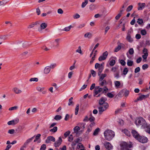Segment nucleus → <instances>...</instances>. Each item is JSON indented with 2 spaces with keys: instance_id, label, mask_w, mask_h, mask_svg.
Listing matches in <instances>:
<instances>
[{
  "instance_id": "6e6552de",
  "label": "nucleus",
  "mask_w": 150,
  "mask_h": 150,
  "mask_svg": "<svg viewBox=\"0 0 150 150\" xmlns=\"http://www.w3.org/2000/svg\"><path fill=\"white\" fill-rule=\"evenodd\" d=\"M103 145L105 148L108 150H112L113 148L112 145L109 142H105L103 143Z\"/></svg>"
},
{
  "instance_id": "1a4fd4ad",
  "label": "nucleus",
  "mask_w": 150,
  "mask_h": 150,
  "mask_svg": "<svg viewBox=\"0 0 150 150\" xmlns=\"http://www.w3.org/2000/svg\"><path fill=\"white\" fill-rule=\"evenodd\" d=\"M19 121L18 118H16L12 120L8 121L7 122L8 125H14L17 124Z\"/></svg>"
},
{
  "instance_id": "052dcab7",
  "label": "nucleus",
  "mask_w": 150,
  "mask_h": 150,
  "mask_svg": "<svg viewBox=\"0 0 150 150\" xmlns=\"http://www.w3.org/2000/svg\"><path fill=\"white\" fill-rule=\"evenodd\" d=\"M129 54L131 55L133 54L134 53V51L132 48H131L129 50Z\"/></svg>"
},
{
  "instance_id": "2eb2a0df",
  "label": "nucleus",
  "mask_w": 150,
  "mask_h": 150,
  "mask_svg": "<svg viewBox=\"0 0 150 150\" xmlns=\"http://www.w3.org/2000/svg\"><path fill=\"white\" fill-rule=\"evenodd\" d=\"M139 7H138V9L139 10H142L143 9L145 6V4L144 3H139L138 4Z\"/></svg>"
},
{
  "instance_id": "e433bc0d",
  "label": "nucleus",
  "mask_w": 150,
  "mask_h": 150,
  "mask_svg": "<svg viewBox=\"0 0 150 150\" xmlns=\"http://www.w3.org/2000/svg\"><path fill=\"white\" fill-rule=\"evenodd\" d=\"M41 136V134H38L35 137V139L34 140V142H35L38 141L39 139H40Z\"/></svg>"
},
{
  "instance_id": "aec40b11",
  "label": "nucleus",
  "mask_w": 150,
  "mask_h": 150,
  "mask_svg": "<svg viewBox=\"0 0 150 150\" xmlns=\"http://www.w3.org/2000/svg\"><path fill=\"white\" fill-rule=\"evenodd\" d=\"M50 67L49 66L46 67L44 69V73L45 74H48L50 71Z\"/></svg>"
},
{
  "instance_id": "a878e982",
  "label": "nucleus",
  "mask_w": 150,
  "mask_h": 150,
  "mask_svg": "<svg viewBox=\"0 0 150 150\" xmlns=\"http://www.w3.org/2000/svg\"><path fill=\"white\" fill-rule=\"evenodd\" d=\"M148 96L147 95H142L138 98H137V100H142L143 99L146 98Z\"/></svg>"
},
{
  "instance_id": "393cba45",
  "label": "nucleus",
  "mask_w": 150,
  "mask_h": 150,
  "mask_svg": "<svg viewBox=\"0 0 150 150\" xmlns=\"http://www.w3.org/2000/svg\"><path fill=\"white\" fill-rule=\"evenodd\" d=\"M126 38L127 40L130 42H132L133 41L132 38L131 37V35H127Z\"/></svg>"
},
{
  "instance_id": "8fccbe9b",
  "label": "nucleus",
  "mask_w": 150,
  "mask_h": 150,
  "mask_svg": "<svg viewBox=\"0 0 150 150\" xmlns=\"http://www.w3.org/2000/svg\"><path fill=\"white\" fill-rule=\"evenodd\" d=\"M36 88L37 91L40 92H42L43 91L44 89V87L40 88L39 86L37 87Z\"/></svg>"
},
{
  "instance_id": "680f3d73",
  "label": "nucleus",
  "mask_w": 150,
  "mask_h": 150,
  "mask_svg": "<svg viewBox=\"0 0 150 150\" xmlns=\"http://www.w3.org/2000/svg\"><path fill=\"white\" fill-rule=\"evenodd\" d=\"M37 23H33L31 24L28 27V28H31L33 27L35 25H36Z\"/></svg>"
},
{
  "instance_id": "603ef678",
  "label": "nucleus",
  "mask_w": 150,
  "mask_h": 150,
  "mask_svg": "<svg viewBox=\"0 0 150 150\" xmlns=\"http://www.w3.org/2000/svg\"><path fill=\"white\" fill-rule=\"evenodd\" d=\"M91 73L93 77L96 76V72L93 70H91Z\"/></svg>"
},
{
  "instance_id": "09e8293b",
  "label": "nucleus",
  "mask_w": 150,
  "mask_h": 150,
  "mask_svg": "<svg viewBox=\"0 0 150 150\" xmlns=\"http://www.w3.org/2000/svg\"><path fill=\"white\" fill-rule=\"evenodd\" d=\"M119 62H120V64L122 66H125L126 64L125 62L123 60L121 59L119 60Z\"/></svg>"
},
{
  "instance_id": "f03ea898",
  "label": "nucleus",
  "mask_w": 150,
  "mask_h": 150,
  "mask_svg": "<svg viewBox=\"0 0 150 150\" xmlns=\"http://www.w3.org/2000/svg\"><path fill=\"white\" fill-rule=\"evenodd\" d=\"M105 138L108 141H110L114 137V132L110 130H106L104 133Z\"/></svg>"
},
{
  "instance_id": "49530a36",
  "label": "nucleus",
  "mask_w": 150,
  "mask_h": 150,
  "mask_svg": "<svg viewBox=\"0 0 150 150\" xmlns=\"http://www.w3.org/2000/svg\"><path fill=\"white\" fill-rule=\"evenodd\" d=\"M80 15L78 13H76L73 16V17L74 19H78L80 17Z\"/></svg>"
},
{
  "instance_id": "c756f323",
  "label": "nucleus",
  "mask_w": 150,
  "mask_h": 150,
  "mask_svg": "<svg viewBox=\"0 0 150 150\" xmlns=\"http://www.w3.org/2000/svg\"><path fill=\"white\" fill-rule=\"evenodd\" d=\"M123 132L127 136H130L131 135L130 132L127 129H125L123 131Z\"/></svg>"
},
{
  "instance_id": "2f4dec72",
  "label": "nucleus",
  "mask_w": 150,
  "mask_h": 150,
  "mask_svg": "<svg viewBox=\"0 0 150 150\" xmlns=\"http://www.w3.org/2000/svg\"><path fill=\"white\" fill-rule=\"evenodd\" d=\"M90 117L89 118V120L91 122H93L95 120V118L92 116V114L90 115Z\"/></svg>"
},
{
  "instance_id": "f257e3e1",
  "label": "nucleus",
  "mask_w": 150,
  "mask_h": 150,
  "mask_svg": "<svg viewBox=\"0 0 150 150\" xmlns=\"http://www.w3.org/2000/svg\"><path fill=\"white\" fill-rule=\"evenodd\" d=\"M135 123L137 126L141 125L142 128H144L146 127V123L145 120L142 117H137L136 118Z\"/></svg>"
},
{
  "instance_id": "864d4df0",
  "label": "nucleus",
  "mask_w": 150,
  "mask_h": 150,
  "mask_svg": "<svg viewBox=\"0 0 150 150\" xmlns=\"http://www.w3.org/2000/svg\"><path fill=\"white\" fill-rule=\"evenodd\" d=\"M141 33L143 35H145L146 34V32L145 30H142L141 31Z\"/></svg>"
},
{
  "instance_id": "f8f14e48",
  "label": "nucleus",
  "mask_w": 150,
  "mask_h": 150,
  "mask_svg": "<svg viewBox=\"0 0 150 150\" xmlns=\"http://www.w3.org/2000/svg\"><path fill=\"white\" fill-rule=\"evenodd\" d=\"M131 132L133 137L136 139H138V138L140 136L138 132L135 130H132Z\"/></svg>"
},
{
  "instance_id": "7c9ffc66",
  "label": "nucleus",
  "mask_w": 150,
  "mask_h": 150,
  "mask_svg": "<svg viewBox=\"0 0 150 150\" xmlns=\"http://www.w3.org/2000/svg\"><path fill=\"white\" fill-rule=\"evenodd\" d=\"M100 129L99 128H97L94 131L93 133V135L95 136L97 135L98 134L99 132L100 131Z\"/></svg>"
},
{
  "instance_id": "7ed1b4c3",
  "label": "nucleus",
  "mask_w": 150,
  "mask_h": 150,
  "mask_svg": "<svg viewBox=\"0 0 150 150\" xmlns=\"http://www.w3.org/2000/svg\"><path fill=\"white\" fill-rule=\"evenodd\" d=\"M95 89L94 90V96H95L99 93L101 92L102 93H106L108 90V88L106 87L105 86L104 88H100L99 86H96L95 87Z\"/></svg>"
},
{
  "instance_id": "39448f33",
  "label": "nucleus",
  "mask_w": 150,
  "mask_h": 150,
  "mask_svg": "<svg viewBox=\"0 0 150 150\" xmlns=\"http://www.w3.org/2000/svg\"><path fill=\"white\" fill-rule=\"evenodd\" d=\"M109 105L107 103H105L103 105H100L98 108L99 114H101L103 112L107 109Z\"/></svg>"
},
{
  "instance_id": "412c9836",
  "label": "nucleus",
  "mask_w": 150,
  "mask_h": 150,
  "mask_svg": "<svg viewBox=\"0 0 150 150\" xmlns=\"http://www.w3.org/2000/svg\"><path fill=\"white\" fill-rule=\"evenodd\" d=\"M106 101V100L104 98L102 97L101 99L100 100L99 103V104L100 105H103L106 102H105Z\"/></svg>"
},
{
  "instance_id": "13d9d810",
  "label": "nucleus",
  "mask_w": 150,
  "mask_h": 150,
  "mask_svg": "<svg viewBox=\"0 0 150 150\" xmlns=\"http://www.w3.org/2000/svg\"><path fill=\"white\" fill-rule=\"evenodd\" d=\"M76 52H78L80 54H81L82 52L81 50V46H79L78 47V49L76 50Z\"/></svg>"
},
{
  "instance_id": "dca6fc26",
  "label": "nucleus",
  "mask_w": 150,
  "mask_h": 150,
  "mask_svg": "<svg viewBox=\"0 0 150 150\" xmlns=\"http://www.w3.org/2000/svg\"><path fill=\"white\" fill-rule=\"evenodd\" d=\"M47 27L46 24L45 23H42L40 25V28L38 29V31H41L42 30L46 28Z\"/></svg>"
},
{
  "instance_id": "c9c22d12",
  "label": "nucleus",
  "mask_w": 150,
  "mask_h": 150,
  "mask_svg": "<svg viewBox=\"0 0 150 150\" xmlns=\"http://www.w3.org/2000/svg\"><path fill=\"white\" fill-rule=\"evenodd\" d=\"M72 28V26L71 25H69V26H68V27H66L64 29H63V30L64 31H69L71 28Z\"/></svg>"
},
{
  "instance_id": "6e6d98bb",
  "label": "nucleus",
  "mask_w": 150,
  "mask_h": 150,
  "mask_svg": "<svg viewBox=\"0 0 150 150\" xmlns=\"http://www.w3.org/2000/svg\"><path fill=\"white\" fill-rule=\"evenodd\" d=\"M148 64H145L142 65V68L143 70H145L148 68Z\"/></svg>"
},
{
  "instance_id": "de8ad7c7",
  "label": "nucleus",
  "mask_w": 150,
  "mask_h": 150,
  "mask_svg": "<svg viewBox=\"0 0 150 150\" xmlns=\"http://www.w3.org/2000/svg\"><path fill=\"white\" fill-rule=\"evenodd\" d=\"M76 143H77L76 142L74 141L73 142H72V143L71 144V147H72V149L73 150L74 149H75L74 146L75 145H76Z\"/></svg>"
},
{
  "instance_id": "a18cd8bd",
  "label": "nucleus",
  "mask_w": 150,
  "mask_h": 150,
  "mask_svg": "<svg viewBox=\"0 0 150 150\" xmlns=\"http://www.w3.org/2000/svg\"><path fill=\"white\" fill-rule=\"evenodd\" d=\"M18 108V107L17 106H14L11 108H10L8 109L9 110H17Z\"/></svg>"
},
{
  "instance_id": "5fc2aeb1",
  "label": "nucleus",
  "mask_w": 150,
  "mask_h": 150,
  "mask_svg": "<svg viewBox=\"0 0 150 150\" xmlns=\"http://www.w3.org/2000/svg\"><path fill=\"white\" fill-rule=\"evenodd\" d=\"M46 148V145L45 144H43L41 147L40 150H45Z\"/></svg>"
},
{
  "instance_id": "ea45409f",
  "label": "nucleus",
  "mask_w": 150,
  "mask_h": 150,
  "mask_svg": "<svg viewBox=\"0 0 150 150\" xmlns=\"http://www.w3.org/2000/svg\"><path fill=\"white\" fill-rule=\"evenodd\" d=\"M62 118V117L61 116L59 115H57L55 117L54 119L56 120H59L61 119Z\"/></svg>"
},
{
  "instance_id": "5701e85b",
  "label": "nucleus",
  "mask_w": 150,
  "mask_h": 150,
  "mask_svg": "<svg viewBox=\"0 0 150 150\" xmlns=\"http://www.w3.org/2000/svg\"><path fill=\"white\" fill-rule=\"evenodd\" d=\"M115 86L117 88H118L120 87L121 83L119 81H116L114 82Z\"/></svg>"
},
{
  "instance_id": "79ce46f5",
  "label": "nucleus",
  "mask_w": 150,
  "mask_h": 150,
  "mask_svg": "<svg viewBox=\"0 0 150 150\" xmlns=\"http://www.w3.org/2000/svg\"><path fill=\"white\" fill-rule=\"evenodd\" d=\"M8 35H3L0 36V39H2L3 40H5L6 39V37L8 36Z\"/></svg>"
},
{
  "instance_id": "9b49d317",
  "label": "nucleus",
  "mask_w": 150,
  "mask_h": 150,
  "mask_svg": "<svg viewBox=\"0 0 150 150\" xmlns=\"http://www.w3.org/2000/svg\"><path fill=\"white\" fill-rule=\"evenodd\" d=\"M62 140L61 137H59L58 140L54 143V146L55 147H59L61 144Z\"/></svg>"
},
{
  "instance_id": "cd10ccee",
  "label": "nucleus",
  "mask_w": 150,
  "mask_h": 150,
  "mask_svg": "<svg viewBox=\"0 0 150 150\" xmlns=\"http://www.w3.org/2000/svg\"><path fill=\"white\" fill-rule=\"evenodd\" d=\"M88 0H85L84 1L82 2L81 4V7L84 8L88 4Z\"/></svg>"
},
{
  "instance_id": "e2e57ef3",
  "label": "nucleus",
  "mask_w": 150,
  "mask_h": 150,
  "mask_svg": "<svg viewBox=\"0 0 150 150\" xmlns=\"http://www.w3.org/2000/svg\"><path fill=\"white\" fill-rule=\"evenodd\" d=\"M15 132V130L14 129H11L8 130V133L11 134H13Z\"/></svg>"
},
{
  "instance_id": "a211bd4d",
  "label": "nucleus",
  "mask_w": 150,
  "mask_h": 150,
  "mask_svg": "<svg viewBox=\"0 0 150 150\" xmlns=\"http://www.w3.org/2000/svg\"><path fill=\"white\" fill-rule=\"evenodd\" d=\"M13 91L16 94H20L22 92V91L21 90L16 87L14 88L13 89Z\"/></svg>"
},
{
  "instance_id": "4c0bfd02",
  "label": "nucleus",
  "mask_w": 150,
  "mask_h": 150,
  "mask_svg": "<svg viewBox=\"0 0 150 150\" xmlns=\"http://www.w3.org/2000/svg\"><path fill=\"white\" fill-rule=\"evenodd\" d=\"M79 105L78 104L76 105V107L75 108V114L76 115L78 113V111L79 110Z\"/></svg>"
},
{
  "instance_id": "423d86ee",
  "label": "nucleus",
  "mask_w": 150,
  "mask_h": 150,
  "mask_svg": "<svg viewBox=\"0 0 150 150\" xmlns=\"http://www.w3.org/2000/svg\"><path fill=\"white\" fill-rule=\"evenodd\" d=\"M108 53L107 51L104 52L102 55L100 56L98 58V60L100 61H101L106 59L108 56Z\"/></svg>"
},
{
  "instance_id": "c03bdc74",
  "label": "nucleus",
  "mask_w": 150,
  "mask_h": 150,
  "mask_svg": "<svg viewBox=\"0 0 150 150\" xmlns=\"http://www.w3.org/2000/svg\"><path fill=\"white\" fill-rule=\"evenodd\" d=\"M30 81H35L37 82L38 81V79L37 78H33L30 79L29 80Z\"/></svg>"
},
{
  "instance_id": "58836bf2",
  "label": "nucleus",
  "mask_w": 150,
  "mask_h": 150,
  "mask_svg": "<svg viewBox=\"0 0 150 150\" xmlns=\"http://www.w3.org/2000/svg\"><path fill=\"white\" fill-rule=\"evenodd\" d=\"M74 138L72 135L71 134L69 135V137L68 138V141L69 142H72Z\"/></svg>"
},
{
  "instance_id": "f704fd0d",
  "label": "nucleus",
  "mask_w": 150,
  "mask_h": 150,
  "mask_svg": "<svg viewBox=\"0 0 150 150\" xmlns=\"http://www.w3.org/2000/svg\"><path fill=\"white\" fill-rule=\"evenodd\" d=\"M121 48V46L120 45H118L117 47H116L114 50V52H117Z\"/></svg>"
},
{
  "instance_id": "473e14b6",
  "label": "nucleus",
  "mask_w": 150,
  "mask_h": 150,
  "mask_svg": "<svg viewBox=\"0 0 150 150\" xmlns=\"http://www.w3.org/2000/svg\"><path fill=\"white\" fill-rule=\"evenodd\" d=\"M145 127L146 128L145 130L146 132L150 134V125H147L146 124V127Z\"/></svg>"
},
{
  "instance_id": "0eeeda50",
  "label": "nucleus",
  "mask_w": 150,
  "mask_h": 150,
  "mask_svg": "<svg viewBox=\"0 0 150 150\" xmlns=\"http://www.w3.org/2000/svg\"><path fill=\"white\" fill-rule=\"evenodd\" d=\"M137 140L142 143H145L147 142L148 139L146 137L140 136Z\"/></svg>"
},
{
  "instance_id": "bb28decb",
  "label": "nucleus",
  "mask_w": 150,
  "mask_h": 150,
  "mask_svg": "<svg viewBox=\"0 0 150 150\" xmlns=\"http://www.w3.org/2000/svg\"><path fill=\"white\" fill-rule=\"evenodd\" d=\"M133 64V62L132 61L128 59L127 60V64L129 67L132 66Z\"/></svg>"
},
{
  "instance_id": "774afa93",
  "label": "nucleus",
  "mask_w": 150,
  "mask_h": 150,
  "mask_svg": "<svg viewBox=\"0 0 150 150\" xmlns=\"http://www.w3.org/2000/svg\"><path fill=\"white\" fill-rule=\"evenodd\" d=\"M140 70V69L139 67H138L136 68L134 70V72L136 73H138L139 72Z\"/></svg>"
},
{
  "instance_id": "20e7f679",
  "label": "nucleus",
  "mask_w": 150,
  "mask_h": 150,
  "mask_svg": "<svg viewBox=\"0 0 150 150\" xmlns=\"http://www.w3.org/2000/svg\"><path fill=\"white\" fill-rule=\"evenodd\" d=\"M132 146V144L131 143L129 144H127L125 142H122L120 144V150H124L127 149V147L131 148Z\"/></svg>"
},
{
  "instance_id": "338daca9",
  "label": "nucleus",
  "mask_w": 150,
  "mask_h": 150,
  "mask_svg": "<svg viewBox=\"0 0 150 150\" xmlns=\"http://www.w3.org/2000/svg\"><path fill=\"white\" fill-rule=\"evenodd\" d=\"M95 6L93 5H91L89 6V9L91 10H93L95 9Z\"/></svg>"
},
{
  "instance_id": "bf43d9fd",
  "label": "nucleus",
  "mask_w": 150,
  "mask_h": 150,
  "mask_svg": "<svg viewBox=\"0 0 150 150\" xmlns=\"http://www.w3.org/2000/svg\"><path fill=\"white\" fill-rule=\"evenodd\" d=\"M117 68V67L115 66L113 67L112 68L111 71L114 72H115L116 71Z\"/></svg>"
},
{
  "instance_id": "72a5a7b5",
  "label": "nucleus",
  "mask_w": 150,
  "mask_h": 150,
  "mask_svg": "<svg viewBox=\"0 0 150 150\" xmlns=\"http://www.w3.org/2000/svg\"><path fill=\"white\" fill-rule=\"evenodd\" d=\"M34 137L35 136H34L32 137L31 138L28 139L25 142L27 144H28L29 143L31 142L33 140V139Z\"/></svg>"
},
{
  "instance_id": "69168bd1",
  "label": "nucleus",
  "mask_w": 150,
  "mask_h": 150,
  "mask_svg": "<svg viewBox=\"0 0 150 150\" xmlns=\"http://www.w3.org/2000/svg\"><path fill=\"white\" fill-rule=\"evenodd\" d=\"M107 96L110 98H112L114 97V95L111 93H108L107 94Z\"/></svg>"
},
{
  "instance_id": "a19ab883",
  "label": "nucleus",
  "mask_w": 150,
  "mask_h": 150,
  "mask_svg": "<svg viewBox=\"0 0 150 150\" xmlns=\"http://www.w3.org/2000/svg\"><path fill=\"white\" fill-rule=\"evenodd\" d=\"M57 130V127H54L52 129L50 130V131L53 132H56Z\"/></svg>"
},
{
  "instance_id": "4be33fe9",
  "label": "nucleus",
  "mask_w": 150,
  "mask_h": 150,
  "mask_svg": "<svg viewBox=\"0 0 150 150\" xmlns=\"http://www.w3.org/2000/svg\"><path fill=\"white\" fill-rule=\"evenodd\" d=\"M80 129V127L78 126L75 127L74 128V132L77 134L78 133V131Z\"/></svg>"
},
{
  "instance_id": "37998d69",
  "label": "nucleus",
  "mask_w": 150,
  "mask_h": 150,
  "mask_svg": "<svg viewBox=\"0 0 150 150\" xmlns=\"http://www.w3.org/2000/svg\"><path fill=\"white\" fill-rule=\"evenodd\" d=\"M115 64V61L114 59L111 60L110 62V65L111 66H114Z\"/></svg>"
},
{
  "instance_id": "4468645a",
  "label": "nucleus",
  "mask_w": 150,
  "mask_h": 150,
  "mask_svg": "<svg viewBox=\"0 0 150 150\" xmlns=\"http://www.w3.org/2000/svg\"><path fill=\"white\" fill-rule=\"evenodd\" d=\"M101 72L99 73V72H98V75L99 76V81H102L104 80V79L105 77L107 76V74H101Z\"/></svg>"
},
{
  "instance_id": "f3484780",
  "label": "nucleus",
  "mask_w": 150,
  "mask_h": 150,
  "mask_svg": "<svg viewBox=\"0 0 150 150\" xmlns=\"http://www.w3.org/2000/svg\"><path fill=\"white\" fill-rule=\"evenodd\" d=\"M59 39H55L54 42H53L54 45H52V47H58L59 45Z\"/></svg>"
},
{
  "instance_id": "0e129e2a",
  "label": "nucleus",
  "mask_w": 150,
  "mask_h": 150,
  "mask_svg": "<svg viewBox=\"0 0 150 150\" xmlns=\"http://www.w3.org/2000/svg\"><path fill=\"white\" fill-rule=\"evenodd\" d=\"M122 13H120L117 16H116L115 18L116 20H118L122 15Z\"/></svg>"
},
{
  "instance_id": "c85d7f7f",
  "label": "nucleus",
  "mask_w": 150,
  "mask_h": 150,
  "mask_svg": "<svg viewBox=\"0 0 150 150\" xmlns=\"http://www.w3.org/2000/svg\"><path fill=\"white\" fill-rule=\"evenodd\" d=\"M148 55V54L146 53V54H144L142 55V57L143 59V61L144 62H146V59Z\"/></svg>"
},
{
  "instance_id": "b1692460",
  "label": "nucleus",
  "mask_w": 150,
  "mask_h": 150,
  "mask_svg": "<svg viewBox=\"0 0 150 150\" xmlns=\"http://www.w3.org/2000/svg\"><path fill=\"white\" fill-rule=\"evenodd\" d=\"M92 36V34L90 32H88L86 33L84 35L85 38H88L90 39L91 38Z\"/></svg>"
},
{
  "instance_id": "3c124183",
  "label": "nucleus",
  "mask_w": 150,
  "mask_h": 150,
  "mask_svg": "<svg viewBox=\"0 0 150 150\" xmlns=\"http://www.w3.org/2000/svg\"><path fill=\"white\" fill-rule=\"evenodd\" d=\"M133 8V6L132 5L129 6L126 9V11L127 12H129L131 11Z\"/></svg>"
},
{
  "instance_id": "6ab92c4d",
  "label": "nucleus",
  "mask_w": 150,
  "mask_h": 150,
  "mask_svg": "<svg viewBox=\"0 0 150 150\" xmlns=\"http://www.w3.org/2000/svg\"><path fill=\"white\" fill-rule=\"evenodd\" d=\"M99 85L101 86H103L107 84L108 83L106 80L104 79L102 81H99Z\"/></svg>"
},
{
  "instance_id": "9d476101",
  "label": "nucleus",
  "mask_w": 150,
  "mask_h": 150,
  "mask_svg": "<svg viewBox=\"0 0 150 150\" xmlns=\"http://www.w3.org/2000/svg\"><path fill=\"white\" fill-rule=\"evenodd\" d=\"M95 68L96 69H98V72H99V73L102 72L103 70V68L101 65H100V64L96 63V64L95 66Z\"/></svg>"
},
{
  "instance_id": "ddd939ff",
  "label": "nucleus",
  "mask_w": 150,
  "mask_h": 150,
  "mask_svg": "<svg viewBox=\"0 0 150 150\" xmlns=\"http://www.w3.org/2000/svg\"><path fill=\"white\" fill-rule=\"evenodd\" d=\"M50 141L54 142L55 141V139L53 136H49L47 137V139L46 140L45 142L46 143H50Z\"/></svg>"
},
{
  "instance_id": "4d7b16f0",
  "label": "nucleus",
  "mask_w": 150,
  "mask_h": 150,
  "mask_svg": "<svg viewBox=\"0 0 150 150\" xmlns=\"http://www.w3.org/2000/svg\"><path fill=\"white\" fill-rule=\"evenodd\" d=\"M128 71V70L127 68H125L123 70V74L126 75Z\"/></svg>"
}]
</instances>
